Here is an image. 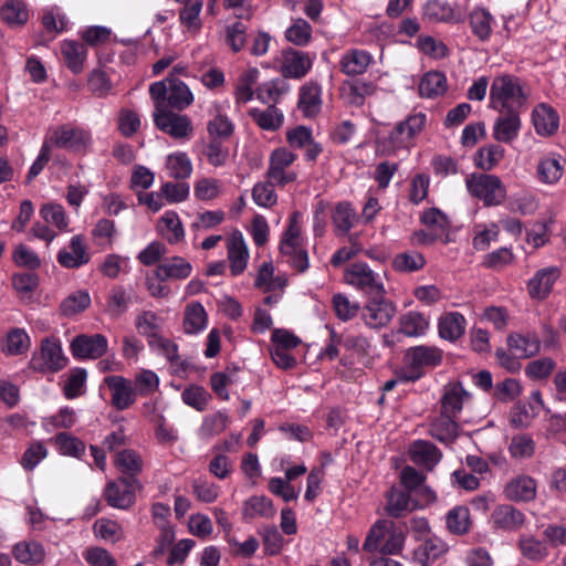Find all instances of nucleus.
I'll list each match as a JSON object with an SVG mask.
<instances>
[{
  "mask_svg": "<svg viewBox=\"0 0 566 566\" xmlns=\"http://www.w3.org/2000/svg\"><path fill=\"white\" fill-rule=\"evenodd\" d=\"M530 92L515 76L502 74L496 76L490 88L491 107L499 113L521 109L526 105Z\"/></svg>",
  "mask_w": 566,
  "mask_h": 566,
  "instance_id": "nucleus-1",
  "label": "nucleus"
},
{
  "mask_svg": "<svg viewBox=\"0 0 566 566\" xmlns=\"http://www.w3.org/2000/svg\"><path fill=\"white\" fill-rule=\"evenodd\" d=\"M280 252L285 261L297 272L308 268L306 240L302 234V213L294 211L289 218V224L280 241Z\"/></svg>",
  "mask_w": 566,
  "mask_h": 566,
  "instance_id": "nucleus-2",
  "label": "nucleus"
},
{
  "mask_svg": "<svg viewBox=\"0 0 566 566\" xmlns=\"http://www.w3.org/2000/svg\"><path fill=\"white\" fill-rule=\"evenodd\" d=\"M405 541L403 532L392 521L378 520L368 531L363 549L368 553L397 555L402 551Z\"/></svg>",
  "mask_w": 566,
  "mask_h": 566,
  "instance_id": "nucleus-3",
  "label": "nucleus"
},
{
  "mask_svg": "<svg viewBox=\"0 0 566 566\" xmlns=\"http://www.w3.org/2000/svg\"><path fill=\"white\" fill-rule=\"evenodd\" d=\"M67 363L61 340L48 336L41 340L39 349L32 353L28 367L40 374H55L64 369Z\"/></svg>",
  "mask_w": 566,
  "mask_h": 566,
  "instance_id": "nucleus-4",
  "label": "nucleus"
},
{
  "mask_svg": "<svg viewBox=\"0 0 566 566\" xmlns=\"http://www.w3.org/2000/svg\"><path fill=\"white\" fill-rule=\"evenodd\" d=\"M385 276L361 261L352 263L344 271V282L369 297L386 295Z\"/></svg>",
  "mask_w": 566,
  "mask_h": 566,
  "instance_id": "nucleus-5",
  "label": "nucleus"
},
{
  "mask_svg": "<svg viewBox=\"0 0 566 566\" xmlns=\"http://www.w3.org/2000/svg\"><path fill=\"white\" fill-rule=\"evenodd\" d=\"M296 160L297 154L286 147L274 148L269 155L265 178L276 184L277 187L295 182L298 178V171L295 168Z\"/></svg>",
  "mask_w": 566,
  "mask_h": 566,
  "instance_id": "nucleus-6",
  "label": "nucleus"
},
{
  "mask_svg": "<svg viewBox=\"0 0 566 566\" xmlns=\"http://www.w3.org/2000/svg\"><path fill=\"white\" fill-rule=\"evenodd\" d=\"M468 191L485 206H499L506 198V188L495 175L473 174L465 180Z\"/></svg>",
  "mask_w": 566,
  "mask_h": 566,
  "instance_id": "nucleus-7",
  "label": "nucleus"
},
{
  "mask_svg": "<svg viewBox=\"0 0 566 566\" xmlns=\"http://www.w3.org/2000/svg\"><path fill=\"white\" fill-rule=\"evenodd\" d=\"M442 353L432 346H416L409 348L403 358L405 367L400 374L403 380H417L421 377L423 368L434 367L441 363Z\"/></svg>",
  "mask_w": 566,
  "mask_h": 566,
  "instance_id": "nucleus-8",
  "label": "nucleus"
},
{
  "mask_svg": "<svg viewBox=\"0 0 566 566\" xmlns=\"http://www.w3.org/2000/svg\"><path fill=\"white\" fill-rule=\"evenodd\" d=\"M46 142L59 148L84 154L91 149L93 139L90 130L64 124L54 128Z\"/></svg>",
  "mask_w": 566,
  "mask_h": 566,
  "instance_id": "nucleus-9",
  "label": "nucleus"
},
{
  "mask_svg": "<svg viewBox=\"0 0 566 566\" xmlns=\"http://www.w3.org/2000/svg\"><path fill=\"white\" fill-rule=\"evenodd\" d=\"M155 126L177 140H186L192 136L193 126L189 116L165 108L153 113Z\"/></svg>",
  "mask_w": 566,
  "mask_h": 566,
  "instance_id": "nucleus-10",
  "label": "nucleus"
},
{
  "mask_svg": "<svg viewBox=\"0 0 566 566\" xmlns=\"http://www.w3.org/2000/svg\"><path fill=\"white\" fill-rule=\"evenodd\" d=\"M359 315L367 327L378 329L391 322L396 315V306L385 295L370 296L360 308Z\"/></svg>",
  "mask_w": 566,
  "mask_h": 566,
  "instance_id": "nucleus-11",
  "label": "nucleus"
},
{
  "mask_svg": "<svg viewBox=\"0 0 566 566\" xmlns=\"http://www.w3.org/2000/svg\"><path fill=\"white\" fill-rule=\"evenodd\" d=\"M142 488L137 479L119 478L109 481L104 490L106 502L115 509L126 510L135 502V493Z\"/></svg>",
  "mask_w": 566,
  "mask_h": 566,
  "instance_id": "nucleus-12",
  "label": "nucleus"
},
{
  "mask_svg": "<svg viewBox=\"0 0 566 566\" xmlns=\"http://www.w3.org/2000/svg\"><path fill=\"white\" fill-rule=\"evenodd\" d=\"M70 348L76 359H97L107 352L108 342L102 334H83L71 342Z\"/></svg>",
  "mask_w": 566,
  "mask_h": 566,
  "instance_id": "nucleus-13",
  "label": "nucleus"
},
{
  "mask_svg": "<svg viewBox=\"0 0 566 566\" xmlns=\"http://www.w3.org/2000/svg\"><path fill=\"white\" fill-rule=\"evenodd\" d=\"M559 276L560 270L558 266H547L536 271L526 285L530 297L536 301L547 298Z\"/></svg>",
  "mask_w": 566,
  "mask_h": 566,
  "instance_id": "nucleus-14",
  "label": "nucleus"
},
{
  "mask_svg": "<svg viewBox=\"0 0 566 566\" xmlns=\"http://www.w3.org/2000/svg\"><path fill=\"white\" fill-rule=\"evenodd\" d=\"M313 61L308 53L294 49H286L282 52L280 72L284 77L302 78L312 69Z\"/></svg>",
  "mask_w": 566,
  "mask_h": 566,
  "instance_id": "nucleus-15",
  "label": "nucleus"
},
{
  "mask_svg": "<svg viewBox=\"0 0 566 566\" xmlns=\"http://www.w3.org/2000/svg\"><path fill=\"white\" fill-rule=\"evenodd\" d=\"M56 260L65 269H78L90 262V253L82 234L71 238L69 247L57 252Z\"/></svg>",
  "mask_w": 566,
  "mask_h": 566,
  "instance_id": "nucleus-16",
  "label": "nucleus"
},
{
  "mask_svg": "<svg viewBox=\"0 0 566 566\" xmlns=\"http://www.w3.org/2000/svg\"><path fill=\"white\" fill-rule=\"evenodd\" d=\"M493 125V138L499 143L511 144L520 134L522 122L520 112H504L499 113Z\"/></svg>",
  "mask_w": 566,
  "mask_h": 566,
  "instance_id": "nucleus-17",
  "label": "nucleus"
},
{
  "mask_svg": "<svg viewBox=\"0 0 566 566\" xmlns=\"http://www.w3.org/2000/svg\"><path fill=\"white\" fill-rule=\"evenodd\" d=\"M471 394L467 391L460 382H449L443 387L440 399V410L444 415L458 417L464 406L470 402Z\"/></svg>",
  "mask_w": 566,
  "mask_h": 566,
  "instance_id": "nucleus-18",
  "label": "nucleus"
},
{
  "mask_svg": "<svg viewBox=\"0 0 566 566\" xmlns=\"http://www.w3.org/2000/svg\"><path fill=\"white\" fill-rule=\"evenodd\" d=\"M525 514L510 504L497 505L491 513L493 527L505 532H516L524 526Z\"/></svg>",
  "mask_w": 566,
  "mask_h": 566,
  "instance_id": "nucleus-19",
  "label": "nucleus"
},
{
  "mask_svg": "<svg viewBox=\"0 0 566 566\" xmlns=\"http://www.w3.org/2000/svg\"><path fill=\"white\" fill-rule=\"evenodd\" d=\"M449 551L448 544L437 535L429 536L413 551V559L421 566H432Z\"/></svg>",
  "mask_w": 566,
  "mask_h": 566,
  "instance_id": "nucleus-20",
  "label": "nucleus"
},
{
  "mask_svg": "<svg viewBox=\"0 0 566 566\" xmlns=\"http://www.w3.org/2000/svg\"><path fill=\"white\" fill-rule=\"evenodd\" d=\"M322 86L308 81L300 87L297 108L306 118H313L322 109Z\"/></svg>",
  "mask_w": 566,
  "mask_h": 566,
  "instance_id": "nucleus-21",
  "label": "nucleus"
},
{
  "mask_svg": "<svg viewBox=\"0 0 566 566\" xmlns=\"http://www.w3.org/2000/svg\"><path fill=\"white\" fill-rule=\"evenodd\" d=\"M227 250L231 275L237 276L243 273L250 254L243 235L240 232H235L228 238Z\"/></svg>",
  "mask_w": 566,
  "mask_h": 566,
  "instance_id": "nucleus-22",
  "label": "nucleus"
},
{
  "mask_svg": "<svg viewBox=\"0 0 566 566\" xmlns=\"http://www.w3.org/2000/svg\"><path fill=\"white\" fill-rule=\"evenodd\" d=\"M105 382L111 389L112 403L118 410H125L136 400V390L130 381L122 376H108Z\"/></svg>",
  "mask_w": 566,
  "mask_h": 566,
  "instance_id": "nucleus-23",
  "label": "nucleus"
},
{
  "mask_svg": "<svg viewBox=\"0 0 566 566\" xmlns=\"http://www.w3.org/2000/svg\"><path fill=\"white\" fill-rule=\"evenodd\" d=\"M373 55L360 49H350L345 51L339 59V69L342 73L348 76L364 74L373 63Z\"/></svg>",
  "mask_w": 566,
  "mask_h": 566,
  "instance_id": "nucleus-24",
  "label": "nucleus"
},
{
  "mask_svg": "<svg viewBox=\"0 0 566 566\" xmlns=\"http://www.w3.org/2000/svg\"><path fill=\"white\" fill-rule=\"evenodd\" d=\"M537 484L530 475H518L509 481L504 495L513 502H530L536 497Z\"/></svg>",
  "mask_w": 566,
  "mask_h": 566,
  "instance_id": "nucleus-25",
  "label": "nucleus"
},
{
  "mask_svg": "<svg viewBox=\"0 0 566 566\" xmlns=\"http://www.w3.org/2000/svg\"><path fill=\"white\" fill-rule=\"evenodd\" d=\"M409 458L415 464L431 471L441 461L442 453L433 443L417 440L409 448Z\"/></svg>",
  "mask_w": 566,
  "mask_h": 566,
  "instance_id": "nucleus-26",
  "label": "nucleus"
},
{
  "mask_svg": "<svg viewBox=\"0 0 566 566\" xmlns=\"http://www.w3.org/2000/svg\"><path fill=\"white\" fill-rule=\"evenodd\" d=\"M532 122L535 132L541 136L554 135L559 126V117L556 111L547 104H538L532 112Z\"/></svg>",
  "mask_w": 566,
  "mask_h": 566,
  "instance_id": "nucleus-27",
  "label": "nucleus"
},
{
  "mask_svg": "<svg viewBox=\"0 0 566 566\" xmlns=\"http://www.w3.org/2000/svg\"><path fill=\"white\" fill-rule=\"evenodd\" d=\"M565 160L560 155L549 154L542 157L536 167L538 180L545 185H555L564 174Z\"/></svg>",
  "mask_w": 566,
  "mask_h": 566,
  "instance_id": "nucleus-28",
  "label": "nucleus"
},
{
  "mask_svg": "<svg viewBox=\"0 0 566 566\" xmlns=\"http://www.w3.org/2000/svg\"><path fill=\"white\" fill-rule=\"evenodd\" d=\"M157 229L161 237L170 244L184 241L186 232L184 224L174 210H167L159 219Z\"/></svg>",
  "mask_w": 566,
  "mask_h": 566,
  "instance_id": "nucleus-29",
  "label": "nucleus"
},
{
  "mask_svg": "<svg viewBox=\"0 0 566 566\" xmlns=\"http://www.w3.org/2000/svg\"><path fill=\"white\" fill-rule=\"evenodd\" d=\"M457 418L458 417L452 415H444L443 411L440 410V415L434 417L430 422V436L442 443L452 442L457 438L459 430Z\"/></svg>",
  "mask_w": 566,
  "mask_h": 566,
  "instance_id": "nucleus-30",
  "label": "nucleus"
},
{
  "mask_svg": "<svg viewBox=\"0 0 566 566\" xmlns=\"http://www.w3.org/2000/svg\"><path fill=\"white\" fill-rule=\"evenodd\" d=\"M467 321L459 312H447L438 319L439 336L449 342H455L465 332Z\"/></svg>",
  "mask_w": 566,
  "mask_h": 566,
  "instance_id": "nucleus-31",
  "label": "nucleus"
},
{
  "mask_svg": "<svg viewBox=\"0 0 566 566\" xmlns=\"http://www.w3.org/2000/svg\"><path fill=\"white\" fill-rule=\"evenodd\" d=\"M192 265L184 258L174 256L161 262L156 270L159 280H185L190 276Z\"/></svg>",
  "mask_w": 566,
  "mask_h": 566,
  "instance_id": "nucleus-32",
  "label": "nucleus"
},
{
  "mask_svg": "<svg viewBox=\"0 0 566 566\" xmlns=\"http://www.w3.org/2000/svg\"><path fill=\"white\" fill-rule=\"evenodd\" d=\"M208 324V314L199 302H190L186 305L184 312L182 327L184 332L195 335L202 332Z\"/></svg>",
  "mask_w": 566,
  "mask_h": 566,
  "instance_id": "nucleus-33",
  "label": "nucleus"
},
{
  "mask_svg": "<svg viewBox=\"0 0 566 566\" xmlns=\"http://www.w3.org/2000/svg\"><path fill=\"white\" fill-rule=\"evenodd\" d=\"M507 345L513 353L522 358L536 355L541 348V342L534 333H514L507 338Z\"/></svg>",
  "mask_w": 566,
  "mask_h": 566,
  "instance_id": "nucleus-34",
  "label": "nucleus"
},
{
  "mask_svg": "<svg viewBox=\"0 0 566 566\" xmlns=\"http://www.w3.org/2000/svg\"><path fill=\"white\" fill-rule=\"evenodd\" d=\"M61 54L66 66L73 73L77 74L82 72L87 55L84 44L74 40H65L61 43Z\"/></svg>",
  "mask_w": 566,
  "mask_h": 566,
  "instance_id": "nucleus-35",
  "label": "nucleus"
},
{
  "mask_svg": "<svg viewBox=\"0 0 566 566\" xmlns=\"http://www.w3.org/2000/svg\"><path fill=\"white\" fill-rule=\"evenodd\" d=\"M193 94L184 82L169 78L167 104L179 112L188 108L193 103Z\"/></svg>",
  "mask_w": 566,
  "mask_h": 566,
  "instance_id": "nucleus-36",
  "label": "nucleus"
},
{
  "mask_svg": "<svg viewBox=\"0 0 566 566\" xmlns=\"http://www.w3.org/2000/svg\"><path fill=\"white\" fill-rule=\"evenodd\" d=\"M287 284L284 275H274V268L271 263H263L256 274L254 285L264 293L283 292Z\"/></svg>",
  "mask_w": 566,
  "mask_h": 566,
  "instance_id": "nucleus-37",
  "label": "nucleus"
},
{
  "mask_svg": "<svg viewBox=\"0 0 566 566\" xmlns=\"http://www.w3.org/2000/svg\"><path fill=\"white\" fill-rule=\"evenodd\" d=\"M412 146L413 142L399 124L390 130L387 137L378 142V149L385 155H394L402 149L408 150Z\"/></svg>",
  "mask_w": 566,
  "mask_h": 566,
  "instance_id": "nucleus-38",
  "label": "nucleus"
},
{
  "mask_svg": "<svg viewBox=\"0 0 566 566\" xmlns=\"http://www.w3.org/2000/svg\"><path fill=\"white\" fill-rule=\"evenodd\" d=\"M167 176L172 179L184 180L192 174V163L184 151L169 154L165 160Z\"/></svg>",
  "mask_w": 566,
  "mask_h": 566,
  "instance_id": "nucleus-39",
  "label": "nucleus"
},
{
  "mask_svg": "<svg viewBox=\"0 0 566 566\" xmlns=\"http://www.w3.org/2000/svg\"><path fill=\"white\" fill-rule=\"evenodd\" d=\"M42 220L59 232H69L70 218L64 207L57 202H48L40 208Z\"/></svg>",
  "mask_w": 566,
  "mask_h": 566,
  "instance_id": "nucleus-40",
  "label": "nucleus"
},
{
  "mask_svg": "<svg viewBox=\"0 0 566 566\" xmlns=\"http://www.w3.org/2000/svg\"><path fill=\"white\" fill-rule=\"evenodd\" d=\"M249 115L260 128L271 132L279 129L284 118L283 113L274 105H269L264 109L251 108Z\"/></svg>",
  "mask_w": 566,
  "mask_h": 566,
  "instance_id": "nucleus-41",
  "label": "nucleus"
},
{
  "mask_svg": "<svg viewBox=\"0 0 566 566\" xmlns=\"http://www.w3.org/2000/svg\"><path fill=\"white\" fill-rule=\"evenodd\" d=\"M377 87L371 82L353 81L344 85L343 96L345 101L354 106H361L368 96L376 93Z\"/></svg>",
  "mask_w": 566,
  "mask_h": 566,
  "instance_id": "nucleus-42",
  "label": "nucleus"
},
{
  "mask_svg": "<svg viewBox=\"0 0 566 566\" xmlns=\"http://www.w3.org/2000/svg\"><path fill=\"white\" fill-rule=\"evenodd\" d=\"M505 150L497 144H489L479 148L474 155V164L478 168L489 171L494 169L504 158Z\"/></svg>",
  "mask_w": 566,
  "mask_h": 566,
  "instance_id": "nucleus-43",
  "label": "nucleus"
},
{
  "mask_svg": "<svg viewBox=\"0 0 566 566\" xmlns=\"http://www.w3.org/2000/svg\"><path fill=\"white\" fill-rule=\"evenodd\" d=\"M492 14L484 8H474L469 14L472 33L481 41H486L492 32Z\"/></svg>",
  "mask_w": 566,
  "mask_h": 566,
  "instance_id": "nucleus-44",
  "label": "nucleus"
},
{
  "mask_svg": "<svg viewBox=\"0 0 566 566\" xmlns=\"http://www.w3.org/2000/svg\"><path fill=\"white\" fill-rule=\"evenodd\" d=\"M242 514L245 520H253L256 517L269 518L275 514V510L269 497L255 495L244 502Z\"/></svg>",
  "mask_w": 566,
  "mask_h": 566,
  "instance_id": "nucleus-45",
  "label": "nucleus"
},
{
  "mask_svg": "<svg viewBox=\"0 0 566 566\" xmlns=\"http://www.w3.org/2000/svg\"><path fill=\"white\" fill-rule=\"evenodd\" d=\"M429 325V318L416 311H410L400 318V332L408 337L424 335Z\"/></svg>",
  "mask_w": 566,
  "mask_h": 566,
  "instance_id": "nucleus-46",
  "label": "nucleus"
},
{
  "mask_svg": "<svg viewBox=\"0 0 566 566\" xmlns=\"http://www.w3.org/2000/svg\"><path fill=\"white\" fill-rule=\"evenodd\" d=\"M446 526L451 534H467L471 528L469 509L462 505L451 509L446 515Z\"/></svg>",
  "mask_w": 566,
  "mask_h": 566,
  "instance_id": "nucleus-47",
  "label": "nucleus"
},
{
  "mask_svg": "<svg viewBox=\"0 0 566 566\" xmlns=\"http://www.w3.org/2000/svg\"><path fill=\"white\" fill-rule=\"evenodd\" d=\"M289 91V84L283 78L264 82L255 90L256 98L269 105L276 103Z\"/></svg>",
  "mask_w": 566,
  "mask_h": 566,
  "instance_id": "nucleus-48",
  "label": "nucleus"
},
{
  "mask_svg": "<svg viewBox=\"0 0 566 566\" xmlns=\"http://www.w3.org/2000/svg\"><path fill=\"white\" fill-rule=\"evenodd\" d=\"M115 464L117 469L126 476L124 479H136L143 470V460L138 453L133 450H123L116 454Z\"/></svg>",
  "mask_w": 566,
  "mask_h": 566,
  "instance_id": "nucleus-49",
  "label": "nucleus"
},
{
  "mask_svg": "<svg viewBox=\"0 0 566 566\" xmlns=\"http://www.w3.org/2000/svg\"><path fill=\"white\" fill-rule=\"evenodd\" d=\"M31 346V338L22 328L11 329L6 337L2 352L8 356L24 354Z\"/></svg>",
  "mask_w": 566,
  "mask_h": 566,
  "instance_id": "nucleus-50",
  "label": "nucleus"
},
{
  "mask_svg": "<svg viewBox=\"0 0 566 566\" xmlns=\"http://www.w3.org/2000/svg\"><path fill=\"white\" fill-rule=\"evenodd\" d=\"M447 91V77L443 73L433 71L428 72L419 84V92L423 97H436Z\"/></svg>",
  "mask_w": 566,
  "mask_h": 566,
  "instance_id": "nucleus-51",
  "label": "nucleus"
},
{
  "mask_svg": "<svg viewBox=\"0 0 566 566\" xmlns=\"http://www.w3.org/2000/svg\"><path fill=\"white\" fill-rule=\"evenodd\" d=\"M229 423V417L226 412L218 411L203 418L199 429V437L202 440H210L223 432Z\"/></svg>",
  "mask_w": 566,
  "mask_h": 566,
  "instance_id": "nucleus-52",
  "label": "nucleus"
},
{
  "mask_svg": "<svg viewBox=\"0 0 566 566\" xmlns=\"http://www.w3.org/2000/svg\"><path fill=\"white\" fill-rule=\"evenodd\" d=\"M333 224L338 235H345L353 228L356 213L350 203L339 202L333 212Z\"/></svg>",
  "mask_w": 566,
  "mask_h": 566,
  "instance_id": "nucleus-53",
  "label": "nucleus"
},
{
  "mask_svg": "<svg viewBox=\"0 0 566 566\" xmlns=\"http://www.w3.org/2000/svg\"><path fill=\"white\" fill-rule=\"evenodd\" d=\"M260 71L256 67H250L242 73L238 81L235 97L239 103H248L255 94L254 86L259 80Z\"/></svg>",
  "mask_w": 566,
  "mask_h": 566,
  "instance_id": "nucleus-54",
  "label": "nucleus"
},
{
  "mask_svg": "<svg viewBox=\"0 0 566 566\" xmlns=\"http://www.w3.org/2000/svg\"><path fill=\"white\" fill-rule=\"evenodd\" d=\"M518 546L522 555L530 560L542 562L548 556L547 545L534 536H521Z\"/></svg>",
  "mask_w": 566,
  "mask_h": 566,
  "instance_id": "nucleus-55",
  "label": "nucleus"
},
{
  "mask_svg": "<svg viewBox=\"0 0 566 566\" xmlns=\"http://www.w3.org/2000/svg\"><path fill=\"white\" fill-rule=\"evenodd\" d=\"M285 39L296 46H306L312 40V27L302 19L297 18L285 30Z\"/></svg>",
  "mask_w": 566,
  "mask_h": 566,
  "instance_id": "nucleus-56",
  "label": "nucleus"
},
{
  "mask_svg": "<svg viewBox=\"0 0 566 566\" xmlns=\"http://www.w3.org/2000/svg\"><path fill=\"white\" fill-rule=\"evenodd\" d=\"M423 14L430 21L451 22L455 20L453 7L444 0H429L423 7Z\"/></svg>",
  "mask_w": 566,
  "mask_h": 566,
  "instance_id": "nucleus-57",
  "label": "nucleus"
},
{
  "mask_svg": "<svg viewBox=\"0 0 566 566\" xmlns=\"http://www.w3.org/2000/svg\"><path fill=\"white\" fill-rule=\"evenodd\" d=\"M333 310L338 319L347 322L360 314V305L356 301H352L343 293H336L332 298Z\"/></svg>",
  "mask_w": 566,
  "mask_h": 566,
  "instance_id": "nucleus-58",
  "label": "nucleus"
},
{
  "mask_svg": "<svg viewBox=\"0 0 566 566\" xmlns=\"http://www.w3.org/2000/svg\"><path fill=\"white\" fill-rule=\"evenodd\" d=\"M1 17L8 24L19 27L28 21L29 12L27 6L22 1L9 0L1 9Z\"/></svg>",
  "mask_w": 566,
  "mask_h": 566,
  "instance_id": "nucleus-59",
  "label": "nucleus"
},
{
  "mask_svg": "<svg viewBox=\"0 0 566 566\" xmlns=\"http://www.w3.org/2000/svg\"><path fill=\"white\" fill-rule=\"evenodd\" d=\"M410 510V495L391 488L387 495L386 511L392 517H401Z\"/></svg>",
  "mask_w": 566,
  "mask_h": 566,
  "instance_id": "nucleus-60",
  "label": "nucleus"
},
{
  "mask_svg": "<svg viewBox=\"0 0 566 566\" xmlns=\"http://www.w3.org/2000/svg\"><path fill=\"white\" fill-rule=\"evenodd\" d=\"M15 559L23 564H36L44 558V549L35 542H21L13 548Z\"/></svg>",
  "mask_w": 566,
  "mask_h": 566,
  "instance_id": "nucleus-61",
  "label": "nucleus"
},
{
  "mask_svg": "<svg viewBox=\"0 0 566 566\" xmlns=\"http://www.w3.org/2000/svg\"><path fill=\"white\" fill-rule=\"evenodd\" d=\"M202 0H187L180 10L179 19L182 25L189 31H198L201 29L200 12L202 10Z\"/></svg>",
  "mask_w": 566,
  "mask_h": 566,
  "instance_id": "nucleus-62",
  "label": "nucleus"
},
{
  "mask_svg": "<svg viewBox=\"0 0 566 566\" xmlns=\"http://www.w3.org/2000/svg\"><path fill=\"white\" fill-rule=\"evenodd\" d=\"M91 304V296L87 291L78 290L63 300L60 310L65 316H73L85 311Z\"/></svg>",
  "mask_w": 566,
  "mask_h": 566,
  "instance_id": "nucleus-63",
  "label": "nucleus"
},
{
  "mask_svg": "<svg viewBox=\"0 0 566 566\" xmlns=\"http://www.w3.org/2000/svg\"><path fill=\"white\" fill-rule=\"evenodd\" d=\"M276 186V184L266 178L264 181L256 182L252 189L253 201L263 208L273 207L277 201Z\"/></svg>",
  "mask_w": 566,
  "mask_h": 566,
  "instance_id": "nucleus-64",
  "label": "nucleus"
}]
</instances>
